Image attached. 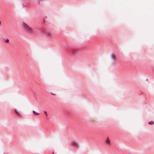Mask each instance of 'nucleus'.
Listing matches in <instances>:
<instances>
[{
	"label": "nucleus",
	"mask_w": 154,
	"mask_h": 154,
	"mask_svg": "<svg viewBox=\"0 0 154 154\" xmlns=\"http://www.w3.org/2000/svg\"><path fill=\"white\" fill-rule=\"evenodd\" d=\"M44 112L46 114V116H47V112L46 111H45Z\"/></svg>",
	"instance_id": "11"
},
{
	"label": "nucleus",
	"mask_w": 154,
	"mask_h": 154,
	"mask_svg": "<svg viewBox=\"0 0 154 154\" xmlns=\"http://www.w3.org/2000/svg\"><path fill=\"white\" fill-rule=\"evenodd\" d=\"M112 59L114 61L115 63H117V58L116 55L114 54H112L111 55Z\"/></svg>",
	"instance_id": "3"
},
{
	"label": "nucleus",
	"mask_w": 154,
	"mask_h": 154,
	"mask_svg": "<svg viewBox=\"0 0 154 154\" xmlns=\"http://www.w3.org/2000/svg\"><path fill=\"white\" fill-rule=\"evenodd\" d=\"M33 114L35 115H39V113H37L35 111H33Z\"/></svg>",
	"instance_id": "7"
},
{
	"label": "nucleus",
	"mask_w": 154,
	"mask_h": 154,
	"mask_svg": "<svg viewBox=\"0 0 154 154\" xmlns=\"http://www.w3.org/2000/svg\"><path fill=\"white\" fill-rule=\"evenodd\" d=\"M42 33H44L45 35L48 38L51 37L53 35L52 33L48 31H46L44 32H42Z\"/></svg>",
	"instance_id": "2"
},
{
	"label": "nucleus",
	"mask_w": 154,
	"mask_h": 154,
	"mask_svg": "<svg viewBox=\"0 0 154 154\" xmlns=\"http://www.w3.org/2000/svg\"><path fill=\"white\" fill-rule=\"evenodd\" d=\"M149 125H152V124H154V122H153L152 121L149 122Z\"/></svg>",
	"instance_id": "8"
},
{
	"label": "nucleus",
	"mask_w": 154,
	"mask_h": 154,
	"mask_svg": "<svg viewBox=\"0 0 154 154\" xmlns=\"http://www.w3.org/2000/svg\"><path fill=\"white\" fill-rule=\"evenodd\" d=\"M105 143L108 145H109L110 143V140L108 137H107L105 141Z\"/></svg>",
	"instance_id": "4"
},
{
	"label": "nucleus",
	"mask_w": 154,
	"mask_h": 154,
	"mask_svg": "<svg viewBox=\"0 0 154 154\" xmlns=\"http://www.w3.org/2000/svg\"><path fill=\"white\" fill-rule=\"evenodd\" d=\"M72 145L74 146H77L78 144L77 143L75 142H74L72 143Z\"/></svg>",
	"instance_id": "6"
},
{
	"label": "nucleus",
	"mask_w": 154,
	"mask_h": 154,
	"mask_svg": "<svg viewBox=\"0 0 154 154\" xmlns=\"http://www.w3.org/2000/svg\"><path fill=\"white\" fill-rule=\"evenodd\" d=\"M51 94H52V95H55V94H54L52 92H51Z\"/></svg>",
	"instance_id": "12"
},
{
	"label": "nucleus",
	"mask_w": 154,
	"mask_h": 154,
	"mask_svg": "<svg viewBox=\"0 0 154 154\" xmlns=\"http://www.w3.org/2000/svg\"><path fill=\"white\" fill-rule=\"evenodd\" d=\"M69 52L71 53H72L73 54H75V51L74 50H69Z\"/></svg>",
	"instance_id": "5"
},
{
	"label": "nucleus",
	"mask_w": 154,
	"mask_h": 154,
	"mask_svg": "<svg viewBox=\"0 0 154 154\" xmlns=\"http://www.w3.org/2000/svg\"><path fill=\"white\" fill-rule=\"evenodd\" d=\"M53 154H54V153H53Z\"/></svg>",
	"instance_id": "13"
},
{
	"label": "nucleus",
	"mask_w": 154,
	"mask_h": 154,
	"mask_svg": "<svg viewBox=\"0 0 154 154\" xmlns=\"http://www.w3.org/2000/svg\"><path fill=\"white\" fill-rule=\"evenodd\" d=\"M16 113L18 115H20V114H19V113L18 112H17L16 111Z\"/></svg>",
	"instance_id": "10"
},
{
	"label": "nucleus",
	"mask_w": 154,
	"mask_h": 154,
	"mask_svg": "<svg viewBox=\"0 0 154 154\" xmlns=\"http://www.w3.org/2000/svg\"><path fill=\"white\" fill-rule=\"evenodd\" d=\"M5 40L8 43L9 42V40L7 38H6V39L5 38Z\"/></svg>",
	"instance_id": "9"
},
{
	"label": "nucleus",
	"mask_w": 154,
	"mask_h": 154,
	"mask_svg": "<svg viewBox=\"0 0 154 154\" xmlns=\"http://www.w3.org/2000/svg\"><path fill=\"white\" fill-rule=\"evenodd\" d=\"M22 26L23 29L27 33L31 34L35 32V29L29 26L26 23L23 22Z\"/></svg>",
	"instance_id": "1"
}]
</instances>
